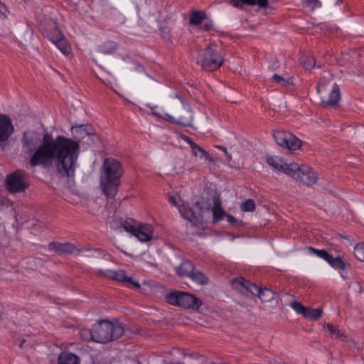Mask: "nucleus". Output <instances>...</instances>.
Instances as JSON below:
<instances>
[{
  "instance_id": "obj_20",
  "label": "nucleus",
  "mask_w": 364,
  "mask_h": 364,
  "mask_svg": "<svg viewBox=\"0 0 364 364\" xmlns=\"http://www.w3.org/2000/svg\"><path fill=\"white\" fill-rule=\"evenodd\" d=\"M252 296H257L262 302H268L274 299V294L269 289H261L256 285V290L252 291Z\"/></svg>"
},
{
  "instance_id": "obj_40",
  "label": "nucleus",
  "mask_w": 364,
  "mask_h": 364,
  "mask_svg": "<svg viewBox=\"0 0 364 364\" xmlns=\"http://www.w3.org/2000/svg\"><path fill=\"white\" fill-rule=\"evenodd\" d=\"M291 306L294 310H295L298 314H301L304 316V314L306 311L307 307L303 306L301 303L298 301H293L291 303Z\"/></svg>"
},
{
  "instance_id": "obj_35",
  "label": "nucleus",
  "mask_w": 364,
  "mask_h": 364,
  "mask_svg": "<svg viewBox=\"0 0 364 364\" xmlns=\"http://www.w3.org/2000/svg\"><path fill=\"white\" fill-rule=\"evenodd\" d=\"M353 254L357 259L364 262V242L358 243L354 247Z\"/></svg>"
},
{
  "instance_id": "obj_31",
  "label": "nucleus",
  "mask_w": 364,
  "mask_h": 364,
  "mask_svg": "<svg viewBox=\"0 0 364 364\" xmlns=\"http://www.w3.org/2000/svg\"><path fill=\"white\" fill-rule=\"evenodd\" d=\"M328 263L336 269L344 270L346 268V264L341 257H333L331 255Z\"/></svg>"
},
{
  "instance_id": "obj_37",
  "label": "nucleus",
  "mask_w": 364,
  "mask_h": 364,
  "mask_svg": "<svg viewBox=\"0 0 364 364\" xmlns=\"http://www.w3.org/2000/svg\"><path fill=\"white\" fill-rule=\"evenodd\" d=\"M240 209L244 212H252L255 210V203L254 200L247 199L240 205Z\"/></svg>"
},
{
  "instance_id": "obj_11",
  "label": "nucleus",
  "mask_w": 364,
  "mask_h": 364,
  "mask_svg": "<svg viewBox=\"0 0 364 364\" xmlns=\"http://www.w3.org/2000/svg\"><path fill=\"white\" fill-rule=\"evenodd\" d=\"M276 143L290 151L299 149L301 146V141L296 136L286 131H276L273 134Z\"/></svg>"
},
{
  "instance_id": "obj_23",
  "label": "nucleus",
  "mask_w": 364,
  "mask_h": 364,
  "mask_svg": "<svg viewBox=\"0 0 364 364\" xmlns=\"http://www.w3.org/2000/svg\"><path fill=\"white\" fill-rule=\"evenodd\" d=\"M53 43L64 55H68L70 53L71 46L63 34L61 35L60 38H58L56 41H55Z\"/></svg>"
},
{
  "instance_id": "obj_27",
  "label": "nucleus",
  "mask_w": 364,
  "mask_h": 364,
  "mask_svg": "<svg viewBox=\"0 0 364 364\" xmlns=\"http://www.w3.org/2000/svg\"><path fill=\"white\" fill-rule=\"evenodd\" d=\"M117 48L116 42L108 41L99 46V52L105 55L112 54L117 50Z\"/></svg>"
},
{
  "instance_id": "obj_49",
  "label": "nucleus",
  "mask_w": 364,
  "mask_h": 364,
  "mask_svg": "<svg viewBox=\"0 0 364 364\" xmlns=\"http://www.w3.org/2000/svg\"><path fill=\"white\" fill-rule=\"evenodd\" d=\"M24 342H25V341H24V340H22V341H21V343H20V344H19V347H20V348H22V347H23V345Z\"/></svg>"
},
{
  "instance_id": "obj_17",
  "label": "nucleus",
  "mask_w": 364,
  "mask_h": 364,
  "mask_svg": "<svg viewBox=\"0 0 364 364\" xmlns=\"http://www.w3.org/2000/svg\"><path fill=\"white\" fill-rule=\"evenodd\" d=\"M267 164L272 166L274 168L279 170L287 175H290V168H291V163H285L283 159L279 156H271L267 159Z\"/></svg>"
},
{
  "instance_id": "obj_7",
  "label": "nucleus",
  "mask_w": 364,
  "mask_h": 364,
  "mask_svg": "<svg viewBox=\"0 0 364 364\" xmlns=\"http://www.w3.org/2000/svg\"><path fill=\"white\" fill-rule=\"evenodd\" d=\"M167 302L171 305L198 310L202 301L194 295L184 291H174L166 295Z\"/></svg>"
},
{
  "instance_id": "obj_2",
  "label": "nucleus",
  "mask_w": 364,
  "mask_h": 364,
  "mask_svg": "<svg viewBox=\"0 0 364 364\" xmlns=\"http://www.w3.org/2000/svg\"><path fill=\"white\" fill-rule=\"evenodd\" d=\"M124 170L122 164L114 158H107L102 166L100 186L107 198H114L118 192L120 178Z\"/></svg>"
},
{
  "instance_id": "obj_5",
  "label": "nucleus",
  "mask_w": 364,
  "mask_h": 364,
  "mask_svg": "<svg viewBox=\"0 0 364 364\" xmlns=\"http://www.w3.org/2000/svg\"><path fill=\"white\" fill-rule=\"evenodd\" d=\"M224 58L221 52L218 50L215 43H210L201 50L197 62L206 71L212 72L219 68L223 63Z\"/></svg>"
},
{
  "instance_id": "obj_48",
  "label": "nucleus",
  "mask_w": 364,
  "mask_h": 364,
  "mask_svg": "<svg viewBox=\"0 0 364 364\" xmlns=\"http://www.w3.org/2000/svg\"><path fill=\"white\" fill-rule=\"evenodd\" d=\"M149 5H151L153 6H154L156 5L155 1H153V0H149Z\"/></svg>"
},
{
  "instance_id": "obj_41",
  "label": "nucleus",
  "mask_w": 364,
  "mask_h": 364,
  "mask_svg": "<svg viewBox=\"0 0 364 364\" xmlns=\"http://www.w3.org/2000/svg\"><path fill=\"white\" fill-rule=\"evenodd\" d=\"M9 13L7 7L0 1V20H4Z\"/></svg>"
},
{
  "instance_id": "obj_43",
  "label": "nucleus",
  "mask_w": 364,
  "mask_h": 364,
  "mask_svg": "<svg viewBox=\"0 0 364 364\" xmlns=\"http://www.w3.org/2000/svg\"><path fill=\"white\" fill-rule=\"evenodd\" d=\"M10 34V31L4 30L0 26V38L6 37Z\"/></svg>"
},
{
  "instance_id": "obj_19",
  "label": "nucleus",
  "mask_w": 364,
  "mask_h": 364,
  "mask_svg": "<svg viewBox=\"0 0 364 364\" xmlns=\"http://www.w3.org/2000/svg\"><path fill=\"white\" fill-rule=\"evenodd\" d=\"M183 139L191 146L194 156H199L201 159L203 158L210 162L213 161V157L201 146H198L197 144L193 141L188 136H184Z\"/></svg>"
},
{
  "instance_id": "obj_47",
  "label": "nucleus",
  "mask_w": 364,
  "mask_h": 364,
  "mask_svg": "<svg viewBox=\"0 0 364 364\" xmlns=\"http://www.w3.org/2000/svg\"><path fill=\"white\" fill-rule=\"evenodd\" d=\"M218 148L220 149V150H223L225 153V154L228 156L229 160H231V159H232L231 156L228 154L225 147L222 146H218Z\"/></svg>"
},
{
  "instance_id": "obj_15",
  "label": "nucleus",
  "mask_w": 364,
  "mask_h": 364,
  "mask_svg": "<svg viewBox=\"0 0 364 364\" xmlns=\"http://www.w3.org/2000/svg\"><path fill=\"white\" fill-rule=\"evenodd\" d=\"M100 273L107 278L113 279L119 282H127L134 285L136 288L140 287L139 283L132 281L131 278L127 277L125 272L124 270H107L105 272H103L102 271H100Z\"/></svg>"
},
{
  "instance_id": "obj_21",
  "label": "nucleus",
  "mask_w": 364,
  "mask_h": 364,
  "mask_svg": "<svg viewBox=\"0 0 364 364\" xmlns=\"http://www.w3.org/2000/svg\"><path fill=\"white\" fill-rule=\"evenodd\" d=\"M78 356L73 353L62 352L58 358V364H80Z\"/></svg>"
},
{
  "instance_id": "obj_8",
  "label": "nucleus",
  "mask_w": 364,
  "mask_h": 364,
  "mask_svg": "<svg viewBox=\"0 0 364 364\" xmlns=\"http://www.w3.org/2000/svg\"><path fill=\"white\" fill-rule=\"evenodd\" d=\"M29 186V174L24 170H16L9 174L5 180V187L11 193L24 192Z\"/></svg>"
},
{
  "instance_id": "obj_29",
  "label": "nucleus",
  "mask_w": 364,
  "mask_h": 364,
  "mask_svg": "<svg viewBox=\"0 0 364 364\" xmlns=\"http://www.w3.org/2000/svg\"><path fill=\"white\" fill-rule=\"evenodd\" d=\"M189 278L200 285L207 284L208 283V277L203 272L200 271H195V269Z\"/></svg>"
},
{
  "instance_id": "obj_9",
  "label": "nucleus",
  "mask_w": 364,
  "mask_h": 364,
  "mask_svg": "<svg viewBox=\"0 0 364 364\" xmlns=\"http://www.w3.org/2000/svg\"><path fill=\"white\" fill-rule=\"evenodd\" d=\"M289 176L307 186L314 185L318 178V173L312 168L296 163H291Z\"/></svg>"
},
{
  "instance_id": "obj_6",
  "label": "nucleus",
  "mask_w": 364,
  "mask_h": 364,
  "mask_svg": "<svg viewBox=\"0 0 364 364\" xmlns=\"http://www.w3.org/2000/svg\"><path fill=\"white\" fill-rule=\"evenodd\" d=\"M176 97L179 100L180 102L174 105L173 109V116L165 114L163 118L173 124L183 127H190L193 118L191 107L182 97L178 95Z\"/></svg>"
},
{
  "instance_id": "obj_3",
  "label": "nucleus",
  "mask_w": 364,
  "mask_h": 364,
  "mask_svg": "<svg viewBox=\"0 0 364 364\" xmlns=\"http://www.w3.org/2000/svg\"><path fill=\"white\" fill-rule=\"evenodd\" d=\"M84 333L90 334L91 340L95 342L107 343L120 338L124 334V330L119 323L102 321L95 326L92 331Z\"/></svg>"
},
{
  "instance_id": "obj_28",
  "label": "nucleus",
  "mask_w": 364,
  "mask_h": 364,
  "mask_svg": "<svg viewBox=\"0 0 364 364\" xmlns=\"http://www.w3.org/2000/svg\"><path fill=\"white\" fill-rule=\"evenodd\" d=\"M249 5H256L259 7H266L268 4V0H232L231 4L235 6H239V2Z\"/></svg>"
},
{
  "instance_id": "obj_36",
  "label": "nucleus",
  "mask_w": 364,
  "mask_h": 364,
  "mask_svg": "<svg viewBox=\"0 0 364 364\" xmlns=\"http://www.w3.org/2000/svg\"><path fill=\"white\" fill-rule=\"evenodd\" d=\"M72 132L75 137L83 138L85 136L88 135V132L83 125L73 126L72 127Z\"/></svg>"
},
{
  "instance_id": "obj_16",
  "label": "nucleus",
  "mask_w": 364,
  "mask_h": 364,
  "mask_svg": "<svg viewBox=\"0 0 364 364\" xmlns=\"http://www.w3.org/2000/svg\"><path fill=\"white\" fill-rule=\"evenodd\" d=\"M134 235L141 242H148L152 239L153 228L151 225L139 223Z\"/></svg>"
},
{
  "instance_id": "obj_25",
  "label": "nucleus",
  "mask_w": 364,
  "mask_h": 364,
  "mask_svg": "<svg viewBox=\"0 0 364 364\" xmlns=\"http://www.w3.org/2000/svg\"><path fill=\"white\" fill-rule=\"evenodd\" d=\"M190 23H201L210 21L208 15L203 11H193L190 14Z\"/></svg>"
},
{
  "instance_id": "obj_10",
  "label": "nucleus",
  "mask_w": 364,
  "mask_h": 364,
  "mask_svg": "<svg viewBox=\"0 0 364 364\" xmlns=\"http://www.w3.org/2000/svg\"><path fill=\"white\" fill-rule=\"evenodd\" d=\"M194 206L198 209V212L193 210L187 203H183L181 205H178V210L181 216L190 221L193 225L201 228L203 226L202 215L203 206L198 201L194 203Z\"/></svg>"
},
{
  "instance_id": "obj_44",
  "label": "nucleus",
  "mask_w": 364,
  "mask_h": 364,
  "mask_svg": "<svg viewBox=\"0 0 364 364\" xmlns=\"http://www.w3.org/2000/svg\"><path fill=\"white\" fill-rule=\"evenodd\" d=\"M85 331H89L88 330H84L81 332V336L84 340L88 341L91 340L90 335L86 333H84Z\"/></svg>"
},
{
  "instance_id": "obj_14",
  "label": "nucleus",
  "mask_w": 364,
  "mask_h": 364,
  "mask_svg": "<svg viewBox=\"0 0 364 364\" xmlns=\"http://www.w3.org/2000/svg\"><path fill=\"white\" fill-rule=\"evenodd\" d=\"M39 30L44 37L53 43L63 35L60 28L55 24H39Z\"/></svg>"
},
{
  "instance_id": "obj_18",
  "label": "nucleus",
  "mask_w": 364,
  "mask_h": 364,
  "mask_svg": "<svg viewBox=\"0 0 364 364\" xmlns=\"http://www.w3.org/2000/svg\"><path fill=\"white\" fill-rule=\"evenodd\" d=\"M49 249L54 250L59 255H65L73 253L75 250V247L70 242H52L49 244Z\"/></svg>"
},
{
  "instance_id": "obj_38",
  "label": "nucleus",
  "mask_w": 364,
  "mask_h": 364,
  "mask_svg": "<svg viewBox=\"0 0 364 364\" xmlns=\"http://www.w3.org/2000/svg\"><path fill=\"white\" fill-rule=\"evenodd\" d=\"M138 227V223H136L133 220H127L124 224L123 228L124 230L129 232H131L132 235H134L136 230V228Z\"/></svg>"
},
{
  "instance_id": "obj_32",
  "label": "nucleus",
  "mask_w": 364,
  "mask_h": 364,
  "mask_svg": "<svg viewBox=\"0 0 364 364\" xmlns=\"http://www.w3.org/2000/svg\"><path fill=\"white\" fill-rule=\"evenodd\" d=\"M300 62L306 69H312L316 65V60L314 57L311 55L302 56L300 58Z\"/></svg>"
},
{
  "instance_id": "obj_24",
  "label": "nucleus",
  "mask_w": 364,
  "mask_h": 364,
  "mask_svg": "<svg viewBox=\"0 0 364 364\" xmlns=\"http://www.w3.org/2000/svg\"><path fill=\"white\" fill-rule=\"evenodd\" d=\"M326 328L329 331L330 336L333 339H340L343 341H345L347 338V336L344 334V333L337 326H333L331 323H327L326 325Z\"/></svg>"
},
{
  "instance_id": "obj_39",
  "label": "nucleus",
  "mask_w": 364,
  "mask_h": 364,
  "mask_svg": "<svg viewBox=\"0 0 364 364\" xmlns=\"http://www.w3.org/2000/svg\"><path fill=\"white\" fill-rule=\"evenodd\" d=\"M272 79L274 82H277V84H279V85H281L282 87H286L291 83V81L289 78L286 79V78L283 77L282 76L279 75L277 74L274 75L272 77Z\"/></svg>"
},
{
  "instance_id": "obj_46",
  "label": "nucleus",
  "mask_w": 364,
  "mask_h": 364,
  "mask_svg": "<svg viewBox=\"0 0 364 364\" xmlns=\"http://www.w3.org/2000/svg\"><path fill=\"white\" fill-rule=\"evenodd\" d=\"M169 201L174 206H177V200L175 196H170L169 197Z\"/></svg>"
},
{
  "instance_id": "obj_4",
  "label": "nucleus",
  "mask_w": 364,
  "mask_h": 364,
  "mask_svg": "<svg viewBox=\"0 0 364 364\" xmlns=\"http://www.w3.org/2000/svg\"><path fill=\"white\" fill-rule=\"evenodd\" d=\"M332 81L331 75L328 74L320 79L317 85L316 90L323 107L335 106L340 100L339 86Z\"/></svg>"
},
{
  "instance_id": "obj_30",
  "label": "nucleus",
  "mask_w": 364,
  "mask_h": 364,
  "mask_svg": "<svg viewBox=\"0 0 364 364\" xmlns=\"http://www.w3.org/2000/svg\"><path fill=\"white\" fill-rule=\"evenodd\" d=\"M322 313L323 311L321 309H312L307 307L305 313L304 314V317L315 321L321 316Z\"/></svg>"
},
{
  "instance_id": "obj_26",
  "label": "nucleus",
  "mask_w": 364,
  "mask_h": 364,
  "mask_svg": "<svg viewBox=\"0 0 364 364\" xmlns=\"http://www.w3.org/2000/svg\"><path fill=\"white\" fill-rule=\"evenodd\" d=\"M214 207L213 210V220L215 222L220 221L223 219L225 215V212L223 210L220 204V201L218 197H215L213 200Z\"/></svg>"
},
{
  "instance_id": "obj_34",
  "label": "nucleus",
  "mask_w": 364,
  "mask_h": 364,
  "mask_svg": "<svg viewBox=\"0 0 364 364\" xmlns=\"http://www.w3.org/2000/svg\"><path fill=\"white\" fill-rule=\"evenodd\" d=\"M308 251L309 253L311 254H315L318 257L323 259L324 260H326L327 262L328 261L329 259H331V254H329L326 250H318V249H316L314 247H308Z\"/></svg>"
},
{
  "instance_id": "obj_42",
  "label": "nucleus",
  "mask_w": 364,
  "mask_h": 364,
  "mask_svg": "<svg viewBox=\"0 0 364 364\" xmlns=\"http://www.w3.org/2000/svg\"><path fill=\"white\" fill-rule=\"evenodd\" d=\"M306 3L312 8L320 6V3L318 0H304Z\"/></svg>"
},
{
  "instance_id": "obj_13",
  "label": "nucleus",
  "mask_w": 364,
  "mask_h": 364,
  "mask_svg": "<svg viewBox=\"0 0 364 364\" xmlns=\"http://www.w3.org/2000/svg\"><path fill=\"white\" fill-rule=\"evenodd\" d=\"M14 132L11 118L6 114H0V144L7 141Z\"/></svg>"
},
{
  "instance_id": "obj_1",
  "label": "nucleus",
  "mask_w": 364,
  "mask_h": 364,
  "mask_svg": "<svg viewBox=\"0 0 364 364\" xmlns=\"http://www.w3.org/2000/svg\"><path fill=\"white\" fill-rule=\"evenodd\" d=\"M21 141L23 151L32 154L29 160L31 167L41 166L48 168L55 161L56 173L60 177L72 178L75 176L80 151L77 141L64 136L53 139L50 134L46 132L40 144L41 136L36 132H25Z\"/></svg>"
},
{
  "instance_id": "obj_22",
  "label": "nucleus",
  "mask_w": 364,
  "mask_h": 364,
  "mask_svg": "<svg viewBox=\"0 0 364 364\" xmlns=\"http://www.w3.org/2000/svg\"><path fill=\"white\" fill-rule=\"evenodd\" d=\"M194 269L193 264L190 261L186 260L177 268V273L182 277H190Z\"/></svg>"
},
{
  "instance_id": "obj_45",
  "label": "nucleus",
  "mask_w": 364,
  "mask_h": 364,
  "mask_svg": "<svg viewBox=\"0 0 364 364\" xmlns=\"http://www.w3.org/2000/svg\"><path fill=\"white\" fill-rule=\"evenodd\" d=\"M227 220L231 224H234L237 222L236 218L231 215H227Z\"/></svg>"
},
{
  "instance_id": "obj_33",
  "label": "nucleus",
  "mask_w": 364,
  "mask_h": 364,
  "mask_svg": "<svg viewBox=\"0 0 364 364\" xmlns=\"http://www.w3.org/2000/svg\"><path fill=\"white\" fill-rule=\"evenodd\" d=\"M190 31L192 33L205 31L211 32L213 30V24H191Z\"/></svg>"
},
{
  "instance_id": "obj_12",
  "label": "nucleus",
  "mask_w": 364,
  "mask_h": 364,
  "mask_svg": "<svg viewBox=\"0 0 364 364\" xmlns=\"http://www.w3.org/2000/svg\"><path fill=\"white\" fill-rule=\"evenodd\" d=\"M232 287L246 297H250L253 290H256V285L246 280L244 277L235 278L230 282Z\"/></svg>"
}]
</instances>
